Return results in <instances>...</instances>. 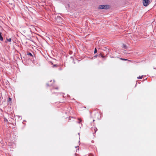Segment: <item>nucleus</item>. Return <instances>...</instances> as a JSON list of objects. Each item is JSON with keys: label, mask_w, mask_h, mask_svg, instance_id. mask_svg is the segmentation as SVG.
I'll use <instances>...</instances> for the list:
<instances>
[{"label": "nucleus", "mask_w": 156, "mask_h": 156, "mask_svg": "<svg viewBox=\"0 0 156 156\" xmlns=\"http://www.w3.org/2000/svg\"><path fill=\"white\" fill-rule=\"evenodd\" d=\"M51 91L52 92V90H51Z\"/></svg>", "instance_id": "nucleus-26"}, {"label": "nucleus", "mask_w": 156, "mask_h": 156, "mask_svg": "<svg viewBox=\"0 0 156 156\" xmlns=\"http://www.w3.org/2000/svg\"><path fill=\"white\" fill-rule=\"evenodd\" d=\"M51 80L50 82H51Z\"/></svg>", "instance_id": "nucleus-25"}, {"label": "nucleus", "mask_w": 156, "mask_h": 156, "mask_svg": "<svg viewBox=\"0 0 156 156\" xmlns=\"http://www.w3.org/2000/svg\"><path fill=\"white\" fill-rule=\"evenodd\" d=\"M3 40V39L2 36V33L0 32V41H2Z\"/></svg>", "instance_id": "nucleus-7"}, {"label": "nucleus", "mask_w": 156, "mask_h": 156, "mask_svg": "<svg viewBox=\"0 0 156 156\" xmlns=\"http://www.w3.org/2000/svg\"><path fill=\"white\" fill-rule=\"evenodd\" d=\"M94 142V141H93V140L92 141V142Z\"/></svg>", "instance_id": "nucleus-23"}, {"label": "nucleus", "mask_w": 156, "mask_h": 156, "mask_svg": "<svg viewBox=\"0 0 156 156\" xmlns=\"http://www.w3.org/2000/svg\"><path fill=\"white\" fill-rule=\"evenodd\" d=\"M94 121H95L94 120V119L93 120V122H94Z\"/></svg>", "instance_id": "nucleus-22"}, {"label": "nucleus", "mask_w": 156, "mask_h": 156, "mask_svg": "<svg viewBox=\"0 0 156 156\" xmlns=\"http://www.w3.org/2000/svg\"><path fill=\"white\" fill-rule=\"evenodd\" d=\"M97 50L96 48H95V49H94V53H97Z\"/></svg>", "instance_id": "nucleus-14"}, {"label": "nucleus", "mask_w": 156, "mask_h": 156, "mask_svg": "<svg viewBox=\"0 0 156 156\" xmlns=\"http://www.w3.org/2000/svg\"><path fill=\"white\" fill-rule=\"evenodd\" d=\"M4 121L5 122H8V119H6L5 118H4Z\"/></svg>", "instance_id": "nucleus-15"}, {"label": "nucleus", "mask_w": 156, "mask_h": 156, "mask_svg": "<svg viewBox=\"0 0 156 156\" xmlns=\"http://www.w3.org/2000/svg\"><path fill=\"white\" fill-rule=\"evenodd\" d=\"M123 47L125 49H126L127 48V46L125 44H123Z\"/></svg>", "instance_id": "nucleus-10"}, {"label": "nucleus", "mask_w": 156, "mask_h": 156, "mask_svg": "<svg viewBox=\"0 0 156 156\" xmlns=\"http://www.w3.org/2000/svg\"><path fill=\"white\" fill-rule=\"evenodd\" d=\"M78 119L79 121V122H76L80 124L82 122V120L79 118H78Z\"/></svg>", "instance_id": "nucleus-9"}, {"label": "nucleus", "mask_w": 156, "mask_h": 156, "mask_svg": "<svg viewBox=\"0 0 156 156\" xmlns=\"http://www.w3.org/2000/svg\"><path fill=\"white\" fill-rule=\"evenodd\" d=\"M97 114L98 115V113H97Z\"/></svg>", "instance_id": "nucleus-27"}, {"label": "nucleus", "mask_w": 156, "mask_h": 156, "mask_svg": "<svg viewBox=\"0 0 156 156\" xmlns=\"http://www.w3.org/2000/svg\"><path fill=\"white\" fill-rule=\"evenodd\" d=\"M78 147H79V146H76V147H75V148H77Z\"/></svg>", "instance_id": "nucleus-18"}, {"label": "nucleus", "mask_w": 156, "mask_h": 156, "mask_svg": "<svg viewBox=\"0 0 156 156\" xmlns=\"http://www.w3.org/2000/svg\"><path fill=\"white\" fill-rule=\"evenodd\" d=\"M91 129L92 131V132H94L95 133L96 132V131H97V130H98L97 128L95 127H92L91 128Z\"/></svg>", "instance_id": "nucleus-4"}, {"label": "nucleus", "mask_w": 156, "mask_h": 156, "mask_svg": "<svg viewBox=\"0 0 156 156\" xmlns=\"http://www.w3.org/2000/svg\"><path fill=\"white\" fill-rule=\"evenodd\" d=\"M105 7L104 9H107L109 8L110 6L108 5H104Z\"/></svg>", "instance_id": "nucleus-6"}, {"label": "nucleus", "mask_w": 156, "mask_h": 156, "mask_svg": "<svg viewBox=\"0 0 156 156\" xmlns=\"http://www.w3.org/2000/svg\"><path fill=\"white\" fill-rule=\"evenodd\" d=\"M94 142V141H93V140L92 141V142Z\"/></svg>", "instance_id": "nucleus-24"}, {"label": "nucleus", "mask_w": 156, "mask_h": 156, "mask_svg": "<svg viewBox=\"0 0 156 156\" xmlns=\"http://www.w3.org/2000/svg\"><path fill=\"white\" fill-rule=\"evenodd\" d=\"M104 5H100L99 6V9H104Z\"/></svg>", "instance_id": "nucleus-5"}, {"label": "nucleus", "mask_w": 156, "mask_h": 156, "mask_svg": "<svg viewBox=\"0 0 156 156\" xmlns=\"http://www.w3.org/2000/svg\"><path fill=\"white\" fill-rule=\"evenodd\" d=\"M70 118H73V117H70L69 118V121H69V122H70V120H71V119H70Z\"/></svg>", "instance_id": "nucleus-16"}, {"label": "nucleus", "mask_w": 156, "mask_h": 156, "mask_svg": "<svg viewBox=\"0 0 156 156\" xmlns=\"http://www.w3.org/2000/svg\"><path fill=\"white\" fill-rule=\"evenodd\" d=\"M11 38H6V41H5V43H7L8 42H10L11 41Z\"/></svg>", "instance_id": "nucleus-8"}, {"label": "nucleus", "mask_w": 156, "mask_h": 156, "mask_svg": "<svg viewBox=\"0 0 156 156\" xmlns=\"http://www.w3.org/2000/svg\"><path fill=\"white\" fill-rule=\"evenodd\" d=\"M143 2L144 5L147 6L149 4L150 1L149 0H143Z\"/></svg>", "instance_id": "nucleus-1"}, {"label": "nucleus", "mask_w": 156, "mask_h": 156, "mask_svg": "<svg viewBox=\"0 0 156 156\" xmlns=\"http://www.w3.org/2000/svg\"><path fill=\"white\" fill-rule=\"evenodd\" d=\"M101 57H102V58H103V57H104V56H103V55H101Z\"/></svg>", "instance_id": "nucleus-19"}, {"label": "nucleus", "mask_w": 156, "mask_h": 156, "mask_svg": "<svg viewBox=\"0 0 156 156\" xmlns=\"http://www.w3.org/2000/svg\"><path fill=\"white\" fill-rule=\"evenodd\" d=\"M27 55L31 57L32 58H31V60L33 62H34V58H35V57H34L32 53L30 52L28 53L27 54Z\"/></svg>", "instance_id": "nucleus-2"}, {"label": "nucleus", "mask_w": 156, "mask_h": 156, "mask_svg": "<svg viewBox=\"0 0 156 156\" xmlns=\"http://www.w3.org/2000/svg\"><path fill=\"white\" fill-rule=\"evenodd\" d=\"M120 59L122 60H124V61H126V60H128L127 59H125V58H120Z\"/></svg>", "instance_id": "nucleus-11"}, {"label": "nucleus", "mask_w": 156, "mask_h": 156, "mask_svg": "<svg viewBox=\"0 0 156 156\" xmlns=\"http://www.w3.org/2000/svg\"><path fill=\"white\" fill-rule=\"evenodd\" d=\"M143 76H139V77H137V78L138 79H142L143 78Z\"/></svg>", "instance_id": "nucleus-12"}, {"label": "nucleus", "mask_w": 156, "mask_h": 156, "mask_svg": "<svg viewBox=\"0 0 156 156\" xmlns=\"http://www.w3.org/2000/svg\"><path fill=\"white\" fill-rule=\"evenodd\" d=\"M54 89H58V87H57L55 88H54Z\"/></svg>", "instance_id": "nucleus-17"}, {"label": "nucleus", "mask_w": 156, "mask_h": 156, "mask_svg": "<svg viewBox=\"0 0 156 156\" xmlns=\"http://www.w3.org/2000/svg\"><path fill=\"white\" fill-rule=\"evenodd\" d=\"M46 85H47V87H49V86H52V85L50 84H49V83H47L46 84Z\"/></svg>", "instance_id": "nucleus-13"}, {"label": "nucleus", "mask_w": 156, "mask_h": 156, "mask_svg": "<svg viewBox=\"0 0 156 156\" xmlns=\"http://www.w3.org/2000/svg\"><path fill=\"white\" fill-rule=\"evenodd\" d=\"M9 99L10 100H11V98H9Z\"/></svg>", "instance_id": "nucleus-20"}, {"label": "nucleus", "mask_w": 156, "mask_h": 156, "mask_svg": "<svg viewBox=\"0 0 156 156\" xmlns=\"http://www.w3.org/2000/svg\"><path fill=\"white\" fill-rule=\"evenodd\" d=\"M56 65H54V66H56Z\"/></svg>", "instance_id": "nucleus-21"}, {"label": "nucleus", "mask_w": 156, "mask_h": 156, "mask_svg": "<svg viewBox=\"0 0 156 156\" xmlns=\"http://www.w3.org/2000/svg\"><path fill=\"white\" fill-rule=\"evenodd\" d=\"M56 20L58 22H60L62 20V18L61 17L59 16H57L56 18Z\"/></svg>", "instance_id": "nucleus-3"}]
</instances>
